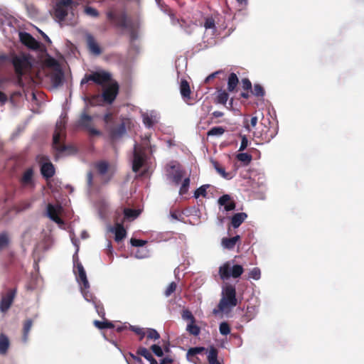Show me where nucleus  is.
<instances>
[{
	"instance_id": "obj_46",
	"label": "nucleus",
	"mask_w": 364,
	"mask_h": 364,
	"mask_svg": "<svg viewBox=\"0 0 364 364\" xmlns=\"http://www.w3.org/2000/svg\"><path fill=\"white\" fill-rule=\"evenodd\" d=\"M146 336L148 339L158 340L160 338L159 333L154 328H147L146 330Z\"/></svg>"
},
{
	"instance_id": "obj_54",
	"label": "nucleus",
	"mask_w": 364,
	"mask_h": 364,
	"mask_svg": "<svg viewBox=\"0 0 364 364\" xmlns=\"http://www.w3.org/2000/svg\"><path fill=\"white\" fill-rule=\"evenodd\" d=\"M143 122L146 125V127H147L149 128L151 127L155 123L152 117L149 116L148 114L143 115Z\"/></svg>"
},
{
	"instance_id": "obj_24",
	"label": "nucleus",
	"mask_w": 364,
	"mask_h": 364,
	"mask_svg": "<svg viewBox=\"0 0 364 364\" xmlns=\"http://www.w3.org/2000/svg\"><path fill=\"white\" fill-rule=\"evenodd\" d=\"M64 75L60 69H58L55 72L50 75V81L55 87H60L63 85Z\"/></svg>"
},
{
	"instance_id": "obj_63",
	"label": "nucleus",
	"mask_w": 364,
	"mask_h": 364,
	"mask_svg": "<svg viewBox=\"0 0 364 364\" xmlns=\"http://www.w3.org/2000/svg\"><path fill=\"white\" fill-rule=\"evenodd\" d=\"M129 355L132 358V360H133L135 363H139V364H141V363H142V360H141V358L139 357V355H138L137 354H136V355H134V354H133V353H129Z\"/></svg>"
},
{
	"instance_id": "obj_29",
	"label": "nucleus",
	"mask_w": 364,
	"mask_h": 364,
	"mask_svg": "<svg viewBox=\"0 0 364 364\" xmlns=\"http://www.w3.org/2000/svg\"><path fill=\"white\" fill-rule=\"evenodd\" d=\"M207 353L208 350L204 347L191 348L187 352V357H193L196 355L205 357Z\"/></svg>"
},
{
	"instance_id": "obj_1",
	"label": "nucleus",
	"mask_w": 364,
	"mask_h": 364,
	"mask_svg": "<svg viewBox=\"0 0 364 364\" xmlns=\"http://www.w3.org/2000/svg\"><path fill=\"white\" fill-rule=\"evenodd\" d=\"M106 15L107 19L111 21L115 27L127 29L129 31L132 41L137 38V32L134 28V23L132 19L128 16L125 10L121 11L120 12L109 11Z\"/></svg>"
},
{
	"instance_id": "obj_22",
	"label": "nucleus",
	"mask_w": 364,
	"mask_h": 364,
	"mask_svg": "<svg viewBox=\"0 0 364 364\" xmlns=\"http://www.w3.org/2000/svg\"><path fill=\"white\" fill-rule=\"evenodd\" d=\"M124 220L121 223L116 222L114 225V240L116 242H119L127 236V231L123 225Z\"/></svg>"
},
{
	"instance_id": "obj_9",
	"label": "nucleus",
	"mask_w": 364,
	"mask_h": 364,
	"mask_svg": "<svg viewBox=\"0 0 364 364\" xmlns=\"http://www.w3.org/2000/svg\"><path fill=\"white\" fill-rule=\"evenodd\" d=\"M16 289H9L5 293L1 294L0 301V311L3 313L6 312L11 306L16 296Z\"/></svg>"
},
{
	"instance_id": "obj_12",
	"label": "nucleus",
	"mask_w": 364,
	"mask_h": 364,
	"mask_svg": "<svg viewBox=\"0 0 364 364\" xmlns=\"http://www.w3.org/2000/svg\"><path fill=\"white\" fill-rule=\"evenodd\" d=\"M19 38L21 42L28 48L34 50H41L42 44L37 41L30 33L20 32Z\"/></svg>"
},
{
	"instance_id": "obj_62",
	"label": "nucleus",
	"mask_w": 364,
	"mask_h": 364,
	"mask_svg": "<svg viewBox=\"0 0 364 364\" xmlns=\"http://www.w3.org/2000/svg\"><path fill=\"white\" fill-rule=\"evenodd\" d=\"M9 82V78L0 76V89H4L6 84Z\"/></svg>"
},
{
	"instance_id": "obj_51",
	"label": "nucleus",
	"mask_w": 364,
	"mask_h": 364,
	"mask_svg": "<svg viewBox=\"0 0 364 364\" xmlns=\"http://www.w3.org/2000/svg\"><path fill=\"white\" fill-rule=\"evenodd\" d=\"M177 284L175 282H171L164 291V295L166 297L170 296L176 289Z\"/></svg>"
},
{
	"instance_id": "obj_33",
	"label": "nucleus",
	"mask_w": 364,
	"mask_h": 364,
	"mask_svg": "<svg viewBox=\"0 0 364 364\" xmlns=\"http://www.w3.org/2000/svg\"><path fill=\"white\" fill-rule=\"evenodd\" d=\"M212 164L216 171L224 178L225 179H231L232 176L230 173H228L225 171V168L220 166V164L217 161H212Z\"/></svg>"
},
{
	"instance_id": "obj_27",
	"label": "nucleus",
	"mask_w": 364,
	"mask_h": 364,
	"mask_svg": "<svg viewBox=\"0 0 364 364\" xmlns=\"http://www.w3.org/2000/svg\"><path fill=\"white\" fill-rule=\"evenodd\" d=\"M206 355L208 364H221L218 360V350L215 347L210 346Z\"/></svg>"
},
{
	"instance_id": "obj_17",
	"label": "nucleus",
	"mask_w": 364,
	"mask_h": 364,
	"mask_svg": "<svg viewBox=\"0 0 364 364\" xmlns=\"http://www.w3.org/2000/svg\"><path fill=\"white\" fill-rule=\"evenodd\" d=\"M74 273L80 285H83L85 288H90V284L87 278L85 270L81 262H77L75 267Z\"/></svg>"
},
{
	"instance_id": "obj_50",
	"label": "nucleus",
	"mask_w": 364,
	"mask_h": 364,
	"mask_svg": "<svg viewBox=\"0 0 364 364\" xmlns=\"http://www.w3.org/2000/svg\"><path fill=\"white\" fill-rule=\"evenodd\" d=\"M103 120L105 123L106 129L108 128V127H110L113 124H114V119L113 117V114L111 112H108L104 115Z\"/></svg>"
},
{
	"instance_id": "obj_6",
	"label": "nucleus",
	"mask_w": 364,
	"mask_h": 364,
	"mask_svg": "<svg viewBox=\"0 0 364 364\" xmlns=\"http://www.w3.org/2000/svg\"><path fill=\"white\" fill-rule=\"evenodd\" d=\"M146 159V147L136 144L133 151L132 171L138 172L145 165Z\"/></svg>"
},
{
	"instance_id": "obj_11",
	"label": "nucleus",
	"mask_w": 364,
	"mask_h": 364,
	"mask_svg": "<svg viewBox=\"0 0 364 364\" xmlns=\"http://www.w3.org/2000/svg\"><path fill=\"white\" fill-rule=\"evenodd\" d=\"M39 163L41 164V173L45 178H50L55 175L54 166L50 161H49L47 156H39Z\"/></svg>"
},
{
	"instance_id": "obj_32",
	"label": "nucleus",
	"mask_w": 364,
	"mask_h": 364,
	"mask_svg": "<svg viewBox=\"0 0 364 364\" xmlns=\"http://www.w3.org/2000/svg\"><path fill=\"white\" fill-rule=\"evenodd\" d=\"M123 213H124V219L122 220H134L135 218H136L139 214H140V211L138 210H135V209H131V208H124L123 210Z\"/></svg>"
},
{
	"instance_id": "obj_55",
	"label": "nucleus",
	"mask_w": 364,
	"mask_h": 364,
	"mask_svg": "<svg viewBox=\"0 0 364 364\" xmlns=\"http://www.w3.org/2000/svg\"><path fill=\"white\" fill-rule=\"evenodd\" d=\"M151 350L158 357H162L164 355L163 350L159 345H152L151 346Z\"/></svg>"
},
{
	"instance_id": "obj_49",
	"label": "nucleus",
	"mask_w": 364,
	"mask_h": 364,
	"mask_svg": "<svg viewBox=\"0 0 364 364\" xmlns=\"http://www.w3.org/2000/svg\"><path fill=\"white\" fill-rule=\"evenodd\" d=\"M220 334L227 336L230 333V326L227 322H222L219 326Z\"/></svg>"
},
{
	"instance_id": "obj_42",
	"label": "nucleus",
	"mask_w": 364,
	"mask_h": 364,
	"mask_svg": "<svg viewBox=\"0 0 364 364\" xmlns=\"http://www.w3.org/2000/svg\"><path fill=\"white\" fill-rule=\"evenodd\" d=\"M225 132V129L222 127H214L211 128L207 133L209 136H221Z\"/></svg>"
},
{
	"instance_id": "obj_59",
	"label": "nucleus",
	"mask_w": 364,
	"mask_h": 364,
	"mask_svg": "<svg viewBox=\"0 0 364 364\" xmlns=\"http://www.w3.org/2000/svg\"><path fill=\"white\" fill-rule=\"evenodd\" d=\"M204 27L206 29L215 28V20L213 18H207L204 23Z\"/></svg>"
},
{
	"instance_id": "obj_7",
	"label": "nucleus",
	"mask_w": 364,
	"mask_h": 364,
	"mask_svg": "<svg viewBox=\"0 0 364 364\" xmlns=\"http://www.w3.org/2000/svg\"><path fill=\"white\" fill-rule=\"evenodd\" d=\"M244 272V269L240 264H235L230 267V262H227L219 268V275L223 280L228 279L230 277L238 278Z\"/></svg>"
},
{
	"instance_id": "obj_35",
	"label": "nucleus",
	"mask_w": 364,
	"mask_h": 364,
	"mask_svg": "<svg viewBox=\"0 0 364 364\" xmlns=\"http://www.w3.org/2000/svg\"><path fill=\"white\" fill-rule=\"evenodd\" d=\"M32 326L33 321L31 318L26 320L23 323L22 339L24 342H26L28 341V334Z\"/></svg>"
},
{
	"instance_id": "obj_60",
	"label": "nucleus",
	"mask_w": 364,
	"mask_h": 364,
	"mask_svg": "<svg viewBox=\"0 0 364 364\" xmlns=\"http://www.w3.org/2000/svg\"><path fill=\"white\" fill-rule=\"evenodd\" d=\"M247 145H248V140L245 136H243L242 137L241 144H240L239 151H244L247 147Z\"/></svg>"
},
{
	"instance_id": "obj_57",
	"label": "nucleus",
	"mask_w": 364,
	"mask_h": 364,
	"mask_svg": "<svg viewBox=\"0 0 364 364\" xmlns=\"http://www.w3.org/2000/svg\"><path fill=\"white\" fill-rule=\"evenodd\" d=\"M130 243L134 247H142L147 243V241L136 238H132L130 240Z\"/></svg>"
},
{
	"instance_id": "obj_39",
	"label": "nucleus",
	"mask_w": 364,
	"mask_h": 364,
	"mask_svg": "<svg viewBox=\"0 0 364 364\" xmlns=\"http://www.w3.org/2000/svg\"><path fill=\"white\" fill-rule=\"evenodd\" d=\"M31 206V203L28 200H23L19 202L16 205L14 206V209L17 212H23Z\"/></svg>"
},
{
	"instance_id": "obj_18",
	"label": "nucleus",
	"mask_w": 364,
	"mask_h": 364,
	"mask_svg": "<svg viewBox=\"0 0 364 364\" xmlns=\"http://www.w3.org/2000/svg\"><path fill=\"white\" fill-rule=\"evenodd\" d=\"M60 208V206H55L51 203L47 205V216L58 225L63 224V220L59 216Z\"/></svg>"
},
{
	"instance_id": "obj_8",
	"label": "nucleus",
	"mask_w": 364,
	"mask_h": 364,
	"mask_svg": "<svg viewBox=\"0 0 364 364\" xmlns=\"http://www.w3.org/2000/svg\"><path fill=\"white\" fill-rule=\"evenodd\" d=\"M119 86L117 81L112 80L109 85L103 90L102 97L105 102L112 104L119 93Z\"/></svg>"
},
{
	"instance_id": "obj_4",
	"label": "nucleus",
	"mask_w": 364,
	"mask_h": 364,
	"mask_svg": "<svg viewBox=\"0 0 364 364\" xmlns=\"http://www.w3.org/2000/svg\"><path fill=\"white\" fill-rule=\"evenodd\" d=\"M112 80V74L106 70H102L100 71L92 72L91 74H85L81 80V85L92 81L97 85H105Z\"/></svg>"
},
{
	"instance_id": "obj_23",
	"label": "nucleus",
	"mask_w": 364,
	"mask_h": 364,
	"mask_svg": "<svg viewBox=\"0 0 364 364\" xmlns=\"http://www.w3.org/2000/svg\"><path fill=\"white\" fill-rule=\"evenodd\" d=\"M180 92L185 102L191 99V88L188 82L186 80H181L180 84Z\"/></svg>"
},
{
	"instance_id": "obj_31",
	"label": "nucleus",
	"mask_w": 364,
	"mask_h": 364,
	"mask_svg": "<svg viewBox=\"0 0 364 364\" xmlns=\"http://www.w3.org/2000/svg\"><path fill=\"white\" fill-rule=\"evenodd\" d=\"M229 98V95L227 91L219 89L217 91V96L215 98V102L218 104H221L225 105Z\"/></svg>"
},
{
	"instance_id": "obj_19",
	"label": "nucleus",
	"mask_w": 364,
	"mask_h": 364,
	"mask_svg": "<svg viewBox=\"0 0 364 364\" xmlns=\"http://www.w3.org/2000/svg\"><path fill=\"white\" fill-rule=\"evenodd\" d=\"M86 40L88 49L91 53L95 55H99L102 53V50L93 36L91 34L87 35Z\"/></svg>"
},
{
	"instance_id": "obj_52",
	"label": "nucleus",
	"mask_w": 364,
	"mask_h": 364,
	"mask_svg": "<svg viewBox=\"0 0 364 364\" xmlns=\"http://www.w3.org/2000/svg\"><path fill=\"white\" fill-rule=\"evenodd\" d=\"M9 240L6 233L0 234V250L9 245Z\"/></svg>"
},
{
	"instance_id": "obj_40",
	"label": "nucleus",
	"mask_w": 364,
	"mask_h": 364,
	"mask_svg": "<svg viewBox=\"0 0 364 364\" xmlns=\"http://www.w3.org/2000/svg\"><path fill=\"white\" fill-rule=\"evenodd\" d=\"M136 354L138 355L143 356L149 361L153 358V355L149 350L144 347H139L136 350Z\"/></svg>"
},
{
	"instance_id": "obj_16",
	"label": "nucleus",
	"mask_w": 364,
	"mask_h": 364,
	"mask_svg": "<svg viewBox=\"0 0 364 364\" xmlns=\"http://www.w3.org/2000/svg\"><path fill=\"white\" fill-rule=\"evenodd\" d=\"M92 118L91 116L83 113L79 119V126L85 128L92 135L98 136L100 135V132L92 127Z\"/></svg>"
},
{
	"instance_id": "obj_3",
	"label": "nucleus",
	"mask_w": 364,
	"mask_h": 364,
	"mask_svg": "<svg viewBox=\"0 0 364 364\" xmlns=\"http://www.w3.org/2000/svg\"><path fill=\"white\" fill-rule=\"evenodd\" d=\"M237 300L236 298V290L231 284L227 285L223 291V296L218 304V309L224 311L228 309L236 306Z\"/></svg>"
},
{
	"instance_id": "obj_10",
	"label": "nucleus",
	"mask_w": 364,
	"mask_h": 364,
	"mask_svg": "<svg viewBox=\"0 0 364 364\" xmlns=\"http://www.w3.org/2000/svg\"><path fill=\"white\" fill-rule=\"evenodd\" d=\"M74 4L73 0H60L55 7L54 14L58 21H63L68 16L67 7Z\"/></svg>"
},
{
	"instance_id": "obj_2",
	"label": "nucleus",
	"mask_w": 364,
	"mask_h": 364,
	"mask_svg": "<svg viewBox=\"0 0 364 364\" xmlns=\"http://www.w3.org/2000/svg\"><path fill=\"white\" fill-rule=\"evenodd\" d=\"M65 124L64 119L57 122L53 136V146L60 154L68 152V154H73L76 152L75 149L60 142L61 134L65 129Z\"/></svg>"
},
{
	"instance_id": "obj_26",
	"label": "nucleus",
	"mask_w": 364,
	"mask_h": 364,
	"mask_svg": "<svg viewBox=\"0 0 364 364\" xmlns=\"http://www.w3.org/2000/svg\"><path fill=\"white\" fill-rule=\"evenodd\" d=\"M240 240V235H236L232 237H223L222 239V245L228 250H232L235 247L236 243Z\"/></svg>"
},
{
	"instance_id": "obj_48",
	"label": "nucleus",
	"mask_w": 364,
	"mask_h": 364,
	"mask_svg": "<svg viewBox=\"0 0 364 364\" xmlns=\"http://www.w3.org/2000/svg\"><path fill=\"white\" fill-rule=\"evenodd\" d=\"M189 186H190V178H186L183 181L182 185L180 188L179 194L183 196V195L187 193L188 191Z\"/></svg>"
},
{
	"instance_id": "obj_53",
	"label": "nucleus",
	"mask_w": 364,
	"mask_h": 364,
	"mask_svg": "<svg viewBox=\"0 0 364 364\" xmlns=\"http://www.w3.org/2000/svg\"><path fill=\"white\" fill-rule=\"evenodd\" d=\"M261 276V271L258 267L253 268L249 273V277L255 280H258Z\"/></svg>"
},
{
	"instance_id": "obj_61",
	"label": "nucleus",
	"mask_w": 364,
	"mask_h": 364,
	"mask_svg": "<svg viewBox=\"0 0 364 364\" xmlns=\"http://www.w3.org/2000/svg\"><path fill=\"white\" fill-rule=\"evenodd\" d=\"M46 64L49 67H58L59 66L58 61L53 58H50L47 60Z\"/></svg>"
},
{
	"instance_id": "obj_45",
	"label": "nucleus",
	"mask_w": 364,
	"mask_h": 364,
	"mask_svg": "<svg viewBox=\"0 0 364 364\" xmlns=\"http://www.w3.org/2000/svg\"><path fill=\"white\" fill-rule=\"evenodd\" d=\"M84 13L93 18H97L100 16V13L96 9L89 6H85Z\"/></svg>"
},
{
	"instance_id": "obj_13",
	"label": "nucleus",
	"mask_w": 364,
	"mask_h": 364,
	"mask_svg": "<svg viewBox=\"0 0 364 364\" xmlns=\"http://www.w3.org/2000/svg\"><path fill=\"white\" fill-rule=\"evenodd\" d=\"M112 140H117L122 138L126 134V126L124 122L119 124H113L106 129Z\"/></svg>"
},
{
	"instance_id": "obj_41",
	"label": "nucleus",
	"mask_w": 364,
	"mask_h": 364,
	"mask_svg": "<svg viewBox=\"0 0 364 364\" xmlns=\"http://www.w3.org/2000/svg\"><path fill=\"white\" fill-rule=\"evenodd\" d=\"M94 325L98 328L99 329H105V328H114V324L109 321H100L95 320L94 321Z\"/></svg>"
},
{
	"instance_id": "obj_38",
	"label": "nucleus",
	"mask_w": 364,
	"mask_h": 364,
	"mask_svg": "<svg viewBox=\"0 0 364 364\" xmlns=\"http://www.w3.org/2000/svg\"><path fill=\"white\" fill-rule=\"evenodd\" d=\"M251 93L257 97H263L265 95L264 87L259 84H255L254 87L250 91Z\"/></svg>"
},
{
	"instance_id": "obj_30",
	"label": "nucleus",
	"mask_w": 364,
	"mask_h": 364,
	"mask_svg": "<svg viewBox=\"0 0 364 364\" xmlns=\"http://www.w3.org/2000/svg\"><path fill=\"white\" fill-rule=\"evenodd\" d=\"M10 342L7 336L0 333V354L4 355L7 353Z\"/></svg>"
},
{
	"instance_id": "obj_56",
	"label": "nucleus",
	"mask_w": 364,
	"mask_h": 364,
	"mask_svg": "<svg viewBox=\"0 0 364 364\" xmlns=\"http://www.w3.org/2000/svg\"><path fill=\"white\" fill-rule=\"evenodd\" d=\"M242 89L245 91H251L252 88V82L248 78L242 80Z\"/></svg>"
},
{
	"instance_id": "obj_44",
	"label": "nucleus",
	"mask_w": 364,
	"mask_h": 364,
	"mask_svg": "<svg viewBox=\"0 0 364 364\" xmlns=\"http://www.w3.org/2000/svg\"><path fill=\"white\" fill-rule=\"evenodd\" d=\"M209 187V185H203L197 188L194 193V197L196 198H199L200 196L206 197L207 195V188Z\"/></svg>"
},
{
	"instance_id": "obj_20",
	"label": "nucleus",
	"mask_w": 364,
	"mask_h": 364,
	"mask_svg": "<svg viewBox=\"0 0 364 364\" xmlns=\"http://www.w3.org/2000/svg\"><path fill=\"white\" fill-rule=\"evenodd\" d=\"M218 203L220 205H223L226 211H230L235 209L236 204L232 200L230 196L228 194H225L219 198Z\"/></svg>"
},
{
	"instance_id": "obj_34",
	"label": "nucleus",
	"mask_w": 364,
	"mask_h": 364,
	"mask_svg": "<svg viewBox=\"0 0 364 364\" xmlns=\"http://www.w3.org/2000/svg\"><path fill=\"white\" fill-rule=\"evenodd\" d=\"M98 173L101 176L105 175L109 171V163L105 161H100L95 165Z\"/></svg>"
},
{
	"instance_id": "obj_36",
	"label": "nucleus",
	"mask_w": 364,
	"mask_h": 364,
	"mask_svg": "<svg viewBox=\"0 0 364 364\" xmlns=\"http://www.w3.org/2000/svg\"><path fill=\"white\" fill-rule=\"evenodd\" d=\"M186 331L192 336H198L200 333V328L196 323L189 322L186 326Z\"/></svg>"
},
{
	"instance_id": "obj_25",
	"label": "nucleus",
	"mask_w": 364,
	"mask_h": 364,
	"mask_svg": "<svg viewBox=\"0 0 364 364\" xmlns=\"http://www.w3.org/2000/svg\"><path fill=\"white\" fill-rule=\"evenodd\" d=\"M247 218V215L245 213H238L232 215L231 218V225L234 228H237Z\"/></svg>"
},
{
	"instance_id": "obj_28",
	"label": "nucleus",
	"mask_w": 364,
	"mask_h": 364,
	"mask_svg": "<svg viewBox=\"0 0 364 364\" xmlns=\"http://www.w3.org/2000/svg\"><path fill=\"white\" fill-rule=\"evenodd\" d=\"M239 83V79L237 75L234 73H231L228 78V92H234L237 90V85Z\"/></svg>"
},
{
	"instance_id": "obj_43",
	"label": "nucleus",
	"mask_w": 364,
	"mask_h": 364,
	"mask_svg": "<svg viewBox=\"0 0 364 364\" xmlns=\"http://www.w3.org/2000/svg\"><path fill=\"white\" fill-rule=\"evenodd\" d=\"M129 328L134 332L136 334L139 336V341H142L146 336V330L143 328H140L136 326H129Z\"/></svg>"
},
{
	"instance_id": "obj_37",
	"label": "nucleus",
	"mask_w": 364,
	"mask_h": 364,
	"mask_svg": "<svg viewBox=\"0 0 364 364\" xmlns=\"http://www.w3.org/2000/svg\"><path fill=\"white\" fill-rule=\"evenodd\" d=\"M236 159L243 163L244 166H247L251 162L252 156L247 153H240L236 155Z\"/></svg>"
},
{
	"instance_id": "obj_15",
	"label": "nucleus",
	"mask_w": 364,
	"mask_h": 364,
	"mask_svg": "<svg viewBox=\"0 0 364 364\" xmlns=\"http://www.w3.org/2000/svg\"><path fill=\"white\" fill-rule=\"evenodd\" d=\"M34 171L33 168H27L23 173L19 182L23 188H34L35 181L33 179Z\"/></svg>"
},
{
	"instance_id": "obj_47",
	"label": "nucleus",
	"mask_w": 364,
	"mask_h": 364,
	"mask_svg": "<svg viewBox=\"0 0 364 364\" xmlns=\"http://www.w3.org/2000/svg\"><path fill=\"white\" fill-rule=\"evenodd\" d=\"M182 318L189 322L196 323V318L191 311L186 309L181 314Z\"/></svg>"
},
{
	"instance_id": "obj_14",
	"label": "nucleus",
	"mask_w": 364,
	"mask_h": 364,
	"mask_svg": "<svg viewBox=\"0 0 364 364\" xmlns=\"http://www.w3.org/2000/svg\"><path fill=\"white\" fill-rule=\"evenodd\" d=\"M81 292L85 298V299L89 302H92L95 309L97 311V313L100 316H104L105 312L103 311L104 308L102 305L100 303L97 299L89 291V288H85L83 285H81Z\"/></svg>"
},
{
	"instance_id": "obj_64",
	"label": "nucleus",
	"mask_w": 364,
	"mask_h": 364,
	"mask_svg": "<svg viewBox=\"0 0 364 364\" xmlns=\"http://www.w3.org/2000/svg\"><path fill=\"white\" fill-rule=\"evenodd\" d=\"M8 101L7 95L0 90V103L4 105Z\"/></svg>"
},
{
	"instance_id": "obj_5",
	"label": "nucleus",
	"mask_w": 364,
	"mask_h": 364,
	"mask_svg": "<svg viewBox=\"0 0 364 364\" xmlns=\"http://www.w3.org/2000/svg\"><path fill=\"white\" fill-rule=\"evenodd\" d=\"M11 63H12L16 75H23L25 72L31 68L29 58L24 55H11Z\"/></svg>"
},
{
	"instance_id": "obj_21",
	"label": "nucleus",
	"mask_w": 364,
	"mask_h": 364,
	"mask_svg": "<svg viewBox=\"0 0 364 364\" xmlns=\"http://www.w3.org/2000/svg\"><path fill=\"white\" fill-rule=\"evenodd\" d=\"M171 168L173 172L168 173V178L176 186H178L183 177L184 172L179 168H176V166H171Z\"/></svg>"
},
{
	"instance_id": "obj_58",
	"label": "nucleus",
	"mask_w": 364,
	"mask_h": 364,
	"mask_svg": "<svg viewBox=\"0 0 364 364\" xmlns=\"http://www.w3.org/2000/svg\"><path fill=\"white\" fill-rule=\"evenodd\" d=\"M200 355L188 357V358L195 364H205V357L200 358Z\"/></svg>"
}]
</instances>
